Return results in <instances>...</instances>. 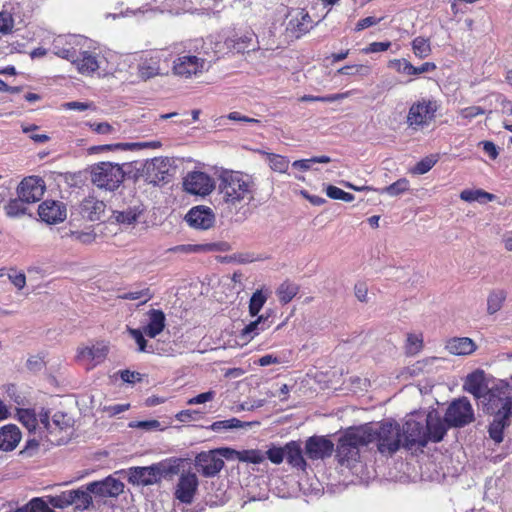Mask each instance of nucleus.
<instances>
[{"label": "nucleus", "instance_id": "nucleus-1", "mask_svg": "<svg viewBox=\"0 0 512 512\" xmlns=\"http://www.w3.org/2000/svg\"><path fill=\"white\" fill-rule=\"evenodd\" d=\"M219 195L228 207L248 205L254 199L255 185L248 175L224 171L219 178Z\"/></svg>", "mask_w": 512, "mask_h": 512}, {"label": "nucleus", "instance_id": "nucleus-2", "mask_svg": "<svg viewBox=\"0 0 512 512\" xmlns=\"http://www.w3.org/2000/svg\"><path fill=\"white\" fill-rule=\"evenodd\" d=\"M372 434L362 427L349 429L337 445L336 456L342 466L352 468L360 458V447L368 446Z\"/></svg>", "mask_w": 512, "mask_h": 512}, {"label": "nucleus", "instance_id": "nucleus-3", "mask_svg": "<svg viewBox=\"0 0 512 512\" xmlns=\"http://www.w3.org/2000/svg\"><path fill=\"white\" fill-rule=\"evenodd\" d=\"M371 435L369 444L375 443L379 453L385 456H391L396 453L402 441L401 427L395 421H386L378 425L377 428L372 426H361Z\"/></svg>", "mask_w": 512, "mask_h": 512}, {"label": "nucleus", "instance_id": "nucleus-4", "mask_svg": "<svg viewBox=\"0 0 512 512\" xmlns=\"http://www.w3.org/2000/svg\"><path fill=\"white\" fill-rule=\"evenodd\" d=\"M480 403L489 414L512 413V387L498 380L488 388Z\"/></svg>", "mask_w": 512, "mask_h": 512}, {"label": "nucleus", "instance_id": "nucleus-5", "mask_svg": "<svg viewBox=\"0 0 512 512\" xmlns=\"http://www.w3.org/2000/svg\"><path fill=\"white\" fill-rule=\"evenodd\" d=\"M125 177V172L119 164L100 162L91 169V181L100 189L116 190Z\"/></svg>", "mask_w": 512, "mask_h": 512}, {"label": "nucleus", "instance_id": "nucleus-6", "mask_svg": "<svg viewBox=\"0 0 512 512\" xmlns=\"http://www.w3.org/2000/svg\"><path fill=\"white\" fill-rule=\"evenodd\" d=\"M439 104L432 98H421L409 108L406 123L408 127L417 130L428 126L436 117Z\"/></svg>", "mask_w": 512, "mask_h": 512}, {"label": "nucleus", "instance_id": "nucleus-7", "mask_svg": "<svg viewBox=\"0 0 512 512\" xmlns=\"http://www.w3.org/2000/svg\"><path fill=\"white\" fill-rule=\"evenodd\" d=\"M91 492L87 490V485L78 489L63 491L56 496H49V503L54 508L64 509L70 505H75L78 510H86L92 505Z\"/></svg>", "mask_w": 512, "mask_h": 512}, {"label": "nucleus", "instance_id": "nucleus-8", "mask_svg": "<svg viewBox=\"0 0 512 512\" xmlns=\"http://www.w3.org/2000/svg\"><path fill=\"white\" fill-rule=\"evenodd\" d=\"M475 420L474 410L466 397L453 400L445 413V422L449 427L462 428Z\"/></svg>", "mask_w": 512, "mask_h": 512}, {"label": "nucleus", "instance_id": "nucleus-9", "mask_svg": "<svg viewBox=\"0 0 512 512\" xmlns=\"http://www.w3.org/2000/svg\"><path fill=\"white\" fill-rule=\"evenodd\" d=\"M223 449L201 452L196 456L195 467L205 477H213L218 474L224 466L221 456L227 457Z\"/></svg>", "mask_w": 512, "mask_h": 512}, {"label": "nucleus", "instance_id": "nucleus-10", "mask_svg": "<svg viewBox=\"0 0 512 512\" xmlns=\"http://www.w3.org/2000/svg\"><path fill=\"white\" fill-rule=\"evenodd\" d=\"M82 41L84 38L78 35H59L52 42V51L56 56L75 63Z\"/></svg>", "mask_w": 512, "mask_h": 512}, {"label": "nucleus", "instance_id": "nucleus-11", "mask_svg": "<svg viewBox=\"0 0 512 512\" xmlns=\"http://www.w3.org/2000/svg\"><path fill=\"white\" fill-rule=\"evenodd\" d=\"M403 445L411 449L414 446L425 447L427 445V437L425 430V422L409 418L401 428Z\"/></svg>", "mask_w": 512, "mask_h": 512}, {"label": "nucleus", "instance_id": "nucleus-12", "mask_svg": "<svg viewBox=\"0 0 512 512\" xmlns=\"http://www.w3.org/2000/svg\"><path fill=\"white\" fill-rule=\"evenodd\" d=\"M205 59L195 55H183L176 58L173 62V72L175 75L190 78L197 76L207 70Z\"/></svg>", "mask_w": 512, "mask_h": 512}, {"label": "nucleus", "instance_id": "nucleus-13", "mask_svg": "<svg viewBox=\"0 0 512 512\" xmlns=\"http://www.w3.org/2000/svg\"><path fill=\"white\" fill-rule=\"evenodd\" d=\"M46 189L45 182L38 176L24 178L17 187L18 197L27 204L41 199Z\"/></svg>", "mask_w": 512, "mask_h": 512}, {"label": "nucleus", "instance_id": "nucleus-14", "mask_svg": "<svg viewBox=\"0 0 512 512\" xmlns=\"http://www.w3.org/2000/svg\"><path fill=\"white\" fill-rule=\"evenodd\" d=\"M199 481L195 473L183 471L175 487V498L184 504H191L198 490Z\"/></svg>", "mask_w": 512, "mask_h": 512}, {"label": "nucleus", "instance_id": "nucleus-15", "mask_svg": "<svg viewBox=\"0 0 512 512\" xmlns=\"http://www.w3.org/2000/svg\"><path fill=\"white\" fill-rule=\"evenodd\" d=\"M214 185V180L207 173L201 171L189 172L183 181L185 191L200 196L208 195Z\"/></svg>", "mask_w": 512, "mask_h": 512}, {"label": "nucleus", "instance_id": "nucleus-16", "mask_svg": "<svg viewBox=\"0 0 512 512\" xmlns=\"http://www.w3.org/2000/svg\"><path fill=\"white\" fill-rule=\"evenodd\" d=\"M147 179L150 183L159 184L169 182L171 160L167 157H155L145 165Z\"/></svg>", "mask_w": 512, "mask_h": 512}, {"label": "nucleus", "instance_id": "nucleus-17", "mask_svg": "<svg viewBox=\"0 0 512 512\" xmlns=\"http://www.w3.org/2000/svg\"><path fill=\"white\" fill-rule=\"evenodd\" d=\"M38 215L47 224L63 222L67 217L66 205L57 200H45L38 207Z\"/></svg>", "mask_w": 512, "mask_h": 512}, {"label": "nucleus", "instance_id": "nucleus-18", "mask_svg": "<svg viewBox=\"0 0 512 512\" xmlns=\"http://www.w3.org/2000/svg\"><path fill=\"white\" fill-rule=\"evenodd\" d=\"M163 471L160 465H152L148 467H132L129 469V482L137 485H152L161 480Z\"/></svg>", "mask_w": 512, "mask_h": 512}, {"label": "nucleus", "instance_id": "nucleus-19", "mask_svg": "<svg viewBox=\"0 0 512 512\" xmlns=\"http://www.w3.org/2000/svg\"><path fill=\"white\" fill-rule=\"evenodd\" d=\"M124 484L112 477L108 476L107 478L101 481H94L87 484V490L94 494L96 497H116L123 492Z\"/></svg>", "mask_w": 512, "mask_h": 512}, {"label": "nucleus", "instance_id": "nucleus-20", "mask_svg": "<svg viewBox=\"0 0 512 512\" xmlns=\"http://www.w3.org/2000/svg\"><path fill=\"white\" fill-rule=\"evenodd\" d=\"M333 450V442L323 436L309 437L305 444V453L312 460L330 457Z\"/></svg>", "mask_w": 512, "mask_h": 512}, {"label": "nucleus", "instance_id": "nucleus-21", "mask_svg": "<svg viewBox=\"0 0 512 512\" xmlns=\"http://www.w3.org/2000/svg\"><path fill=\"white\" fill-rule=\"evenodd\" d=\"M425 430L427 443L434 442L438 443L443 440L447 433L449 426L445 422V418L441 419L438 412L431 411L425 418Z\"/></svg>", "mask_w": 512, "mask_h": 512}, {"label": "nucleus", "instance_id": "nucleus-22", "mask_svg": "<svg viewBox=\"0 0 512 512\" xmlns=\"http://www.w3.org/2000/svg\"><path fill=\"white\" fill-rule=\"evenodd\" d=\"M185 220L193 228L207 230L213 226L215 216L210 208L196 206L189 210Z\"/></svg>", "mask_w": 512, "mask_h": 512}, {"label": "nucleus", "instance_id": "nucleus-23", "mask_svg": "<svg viewBox=\"0 0 512 512\" xmlns=\"http://www.w3.org/2000/svg\"><path fill=\"white\" fill-rule=\"evenodd\" d=\"M108 350V346L104 342H97L92 346L79 347L77 350V359L96 365L104 361Z\"/></svg>", "mask_w": 512, "mask_h": 512}, {"label": "nucleus", "instance_id": "nucleus-24", "mask_svg": "<svg viewBox=\"0 0 512 512\" xmlns=\"http://www.w3.org/2000/svg\"><path fill=\"white\" fill-rule=\"evenodd\" d=\"M22 438L19 427L15 424H7L0 427V451H13Z\"/></svg>", "mask_w": 512, "mask_h": 512}, {"label": "nucleus", "instance_id": "nucleus-25", "mask_svg": "<svg viewBox=\"0 0 512 512\" xmlns=\"http://www.w3.org/2000/svg\"><path fill=\"white\" fill-rule=\"evenodd\" d=\"M463 388L480 401L489 388L485 382L484 372L475 371L470 373L465 379Z\"/></svg>", "mask_w": 512, "mask_h": 512}, {"label": "nucleus", "instance_id": "nucleus-26", "mask_svg": "<svg viewBox=\"0 0 512 512\" xmlns=\"http://www.w3.org/2000/svg\"><path fill=\"white\" fill-rule=\"evenodd\" d=\"M148 322L143 332L150 338L157 337L166 326V316L162 310L151 309L147 312Z\"/></svg>", "mask_w": 512, "mask_h": 512}, {"label": "nucleus", "instance_id": "nucleus-27", "mask_svg": "<svg viewBox=\"0 0 512 512\" xmlns=\"http://www.w3.org/2000/svg\"><path fill=\"white\" fill-rule=\"evenodd\" d=\"M106 205L94 197L85 198L80 206L82 216L90 221H98L105 212Z\"/></svg>", "mask_w": 512, "mask_h": 512}, {"label": "nucleus", "instance_id": "nucleus-28", "mask_svg": "<svg viewBox=\"0 0 512 512\" xmlns=\"http://www.w3.org/2000/svg\"><path fill=\"white\" fill-rule=\"evenodd\" d=\"M271 313L272 312H266L259 316L255 321L246 325L241 331V338L245 341H250L260 332L268 329L272 324V321L270 320Z\"/></svg>", "mask_w": 512, "mask_h": 512}, {"label": "nucleus", "instance_id": "nucleus-29", "mask_svg": "<svg viewBox=\"0 0 512 512\" xmlns=\"http://www.w3.org/2000/svg\"><path fill=\"white\" fill-rule=\"evenodd\" d=\"M445 348L453 355H469L476 350V344L468 337H455L447 341Z\"/></svg>", "mask_w": 512, "mask_h": 512}, {"label": "nucleus", "instance_id": "nucleus-30", "mask_svg": "<svg viewBox=\"0 0 512 512\" xmlns=\"http://www.w3.org/2000/svg\"><path fill=\"white\" fill-rule=\"evenodd\" d=\"M493 415L494 419L489 425L488 432L490 438L499 444L503 441L504 429L510 425V418L512 417V413H500Z\"/></svg>", "mask_w": 512, "mask_h": 512}, {"label": "nucleus", "instance_id": "nucleus-31", "mask_svg": "<svg viewBox=\"0 0 512 512\" xmlns=\"http://www.w3.org/2000/svg\"><path fill=\"white\" fill-rule=\"evenodd\" d=\"M285 459L292 467L302 470L306 468V461L298 441H290L285 445Z\"/></svg>", "mask_w": 512, "mask_h": 512}, {"label": "nucleus", "instance_id": "nucleus-32", "mask_svg": "<svg viewBox=\"0 0 512 512\" xmlns=\"http://www.w3.org/2000/svg\"><path fill=\"white\" fill-rule=\"evenodd\" d=\"M73 64L81 74L87 75L94 73L99 68L96 56L88 51L79 50L77 60Z\"/></svg>", "mask_w": 512, "mask_h": 512}, {"label": "nucleus", "instance_id": "nucleus-33", "mask_svg": "<svg viewBox=\"0 0 512 512\" xmlns=\"http://www.w3.org/2000/svg\"><path fill=\"white\" fill-rule=\"evenodd\" d=\"M254 424H258V423L257 422L241 421L238 418H230V419H226V420L216 421V422L212 423L209 428L215 432H224V431L234 430V429H247V428H250Z\"/></svg>", "mask_w": 512, "mask_h": 512}, {"label": "nucleus", "instance_id": "nucleus-34", "mask_svg": "<svg viewBox=\"0 0 512 512\" xmlns=\"http://www.w3.org/2000/svg\"><path fill=\"white\" fill-rule=\"evenodd\" d=\"M225 453L235 454L236 458L241 462L260 464L265 460V454L258 449L235 451L229 448H223Z\"/></svg>", "mask_w": 512, "mask_h": 512}, {"label": "nucleus", "instance_id": "nucleus-35", "mask_svg": "<svg viewBox=\"0 0 512 512\" xmlns=\"http://www.w3.org/2000/svg\"><path fill=\"white\" fill-rule=\"evenodd\" d=\"M160 146L159 142H132V143H115V144H107L101 145L98 147L99 150H140L144 148H157Z\"/></svg>", "mask_w": 512, "mask_h": 512}, {"label": "nucleus", "instance_id": "nucleus-36", "mask_svg": "<svg viewBox=\"0 0 512 512\" xmlns=\"http://www.w3.org/2000/svg\"><path fill=\"white\" fill-rule=\"evenodd\" d=\"M312 20L307 12L298 10L295 19H291L289 25L297 33V37L307 33L312 25Z\"/></svg>", "mask_w": 512, "mask_h": 512}, {"label": "nucleus", "instance_id": "nucleus-37", "mask_svg": "<svg viewBox=\"0 0 512 512\" xmlns=\"http://www.w3.org/2000/svg\"><path fill=\"white\" fill-rule=\"evenodd\" d=\"M506 297L507 293L503 289H496L491 291L487 298V313L493 315L498 312L501 309Z\"/></svg>", "mask_w": 512, "mask_h": 512}, {"label": "nucleus", "instance_id": "nucleus-38", "mask_svg": "<svg viewBox=\"0 0 512 512\" xmlns=\"http://www.w3.org/2000/svg\"><path fill=\"white\" fill-rule=\"evenodd\" d=\"M460 198L466 202L477 201L479 203H487L492 201L495 198V195L481 189H466L460 193Z\"/></svg>", "mask_w": 512, "mask_h": 512}, {"label": "nucleus", "instance_id": "nucleus-39", "mask_svg": "<svg viewBox=\"0 0 512 512\" xmlns=\"http://www.w3.org/2000/svg\"><path fill=\"white\" fill-rule=\"evenodd\" d=\"M142 212L140 206H133L123 211H115L114 218L118 223L130 225L137 221Z\"/></svg>", "mask_w": 512, "mask_h": 512}, {"label": "nucleus", "instance_id": "nucleus-40", "mask_svg": "<svg viewBox=\"0 0 512 512\" xmlns=\"http://www.w3.org/2000/svg\"><path fill=\"white\" fill-rule=\"evenodd\" d=\"M299 287L295 283L284 282L277 289L279 301L283 304L289 303L298 293Z\"/></svg>", "mask_w": 512, "mask_h": 512}, {"label": "nucleus", "instance_id": "nucleus-41", "mask_svg": "<svg viewBox=\"0 0 512 512\" xmlns=\"http://www.w3.org/2000/svg\"><path fill=\"white\" fill-rule=\"evenodd\" d=\"M409 190V181L406 178H401L389 186H386L378 192L380 194H387L389 196H399Z\"/></svg>", "mask_w": 512, "mask_h": 512}, {"label": "nucleus", "instance_id": "nucleus-42", "mask_svg": "<svg viewBox=\"0 0 512 512\" xmlns=\"http://www.w3.org/2000/svg\"><path fill=\"white\" fill-rule=\"evenodd\" d=\"M412 48L414 54L420 59H424L431 54V46L429 40L423 37H416L412 41Z\"/></svg>", "mask_w": 512, "mask_h": 512}, {"label": "nucleus", "instance_id": "nucleus-43", "mask_svg": "<svg viewBox=\"0 0 512 512\" xmlns=\"http://www.w3.org/2000/svg\"><path fill=\"white\" fill-rule=\"evenodd\" d=\"M256 37L254 32H246L242 36L231 40L233 42L232 47L237 52H244L245 50L253 49V40Z\"/></svg>", "mask_w": 512, "mask_h": 512}, {"label": "nucleus", "instance_id": "nucleus-44", "mask_svg": "<svg viewBox=\"0 0 512 512\" xmlns=\"http://www.w3.org/2000/svg\"><path fill=\"white\" fill-rule=\"evenodd\" d=\"M268 163L273 171L279 173H285L289 168V160L278 154H268Z\"/></svg>", "mask_w": 512, "mask_h": 512}, {"label": "nucleus", "instance_id": "nucleus-45", "mask_svg": "<svg viewBox=\"0 0 512 512\" xmlns=\"http://www.w3.org/2000/svg\"><path fill=\"white\" fill-rule=\"evenodd\" d=\"M25 201L18 199H11L5 206V212L9 217H19L26 213Z\"/></svg>", "mask_w": 512, "mask_h": 512}, {"label": "nucleus", "instance_id": "nucleus-46", "mask_svg": "<svg viewBox=\"0 0 512 512\" xmlns=\"http://www.w3.org/2000/svg\"><path fill=\"white\" fill-rule=\"evenodd\" d=\"M389 67L395 69L398 73L407 76L415 75V66H413L408 60L404 58L390 60Z\"/></svg>", "mask_w": 512, "mask_h": 512}, {"label": "nucleus", "instance_id": "nucleus-47", "mask_svg": "<svg viewBox=\"0 0 512 512\" xmlns=\"http://www.w3.org/2000/svg\"><path fill=\"white\" fill-rule=\"evenodd\" d=\"M267 300L266 295L261 290L254 292L249 302V313L251 316H256Z\"/></svg>", "mask_w": 512, "mask_h": 512}, {"label": "nucleus", "instance_id": "nucleus-48", "mask_svg": "<svg viewBox=\"0 0 512 512\" xmlns=\"http://www.w3.org/2000/svg\"><path fill=\"white\" fill-rule=\"evenodd\" d=\"M127 332L130 335V337L133 338L135 340V342L137 343L139 352H152L153 351L152 346H149V347L147 346V341L143 335V334H145L143 332V329L140 330V329L128 327Z\"/></svg>", "mask_w": 512, "mask_h": 512}, {"label": "nucleus", "instance_id": "nucleus-49", "mask_svg": "<svg viewBox=\"0 0 512 512\" xmlns=\"http://www.w3.org/2000/svg\"><path fill=\"white\" fill-rule=\"evenodd\" d=\"M160 68L156 62H144L138 67V75L143 80H148L159 74Z\"/></svg>", "mask_w": 512, "mask_h": 512}, {"label": "nucleus", "instance_id": "nucleus-50", "mask_svg": "<svg viewBox=\"0 0 512 512\" xmlns=\"http://www.w3.org/2000/svg\"><path fill=\"white\" fill-rule=\"evenodd\" d=\"M330 161H331L330 157L322 155V156H315L310 159L296 160L292 163V166L294 168H298L303 171H306V170H309L312 167V164H314V163H329Z\"/></svg>", "mask_w": 512, "mask_h": 512}, {"label": "nucleus", "instance_id": "nucleus-51", "mask_svg": "<svg viewBox=\"0 0 512 512\" xmlns=\"http://www.w3.org/2000/svg\"><path fill=\"white\" fill-rule=\"evenodd\" d=\"M437 158L434 155L427 156L420 160L411 170L412 173L422 175L430 171L436 164Z\"/></svg>", "mask_w": 512, "mask_h": 512}, {"label": "nucleus", "instance_id": "nucleus-52", "mask_svg": "<svg viewBox=\"0 0 512 512\" xmlns=\"http://www.w3.org/2000/svg\"><path fill=\"white\" fill-rule=\"evenodd\" d=\"M326 194L331 199L342 200L345 202H352L355 198L353 194L345 192L344 190L333 185L327 186Z\"/></svg>", "mask_w": 512, "mask_h": 512}, {"label": "nucleus", "instance_id": "nucleus-53", "mask_svg": "<svg viewBox=\"0 0 512 512\" xmlns=\"http://www.w3.org/2000/svg\"><path fill=\"white\" fill-rule=\"evenodd\" d=\"M52 432L56 429L64 430L71 426V418L63 412H56L51 418Z\"/></svg>", "mask_w": 512, "mask_h": 512}, {"label": "nucleus", "instance_id": "nucleus-54", "mask_svg": "<svg viewBox=\"0 0 512 512\" xmlns=\"http://www.w3.org/2000/svg\"><path fill=\"white\" fill-rule=\"evenodd\" d=\"M226 243H210V244H204V245H188V246H181L177 249H181L182 251H190V252H199V251H218V250H225L223 246H226Z\"/></svg>", "mask_w": 512, "mask_h": 512}, {"label": "nucleus", "instance_id": "nucleus-55", "mask_svg": "<svg viewBox=\"0 0 512 512\" xmlns=\"http://www.w3.org/2000/svg\"><path fill=\"white\" fill-rule=\"evenodd\" d=\"M265 458H268L273 464H280L285 458V446L269 448L265 453Z\"/></svg>", "mask_w": 512, "mask_h": 512}, {"label": "nucleus", "instance_id": "nucleus-56", "mask_svg": "<svg viewBox=\"0 0 512 512\" xmlns=\"http://www.w3.org/2000/svg\"><path fill=\"white\" fill-rule=\"evenodd\" d=\"M152 296H153V294L147 288V289H142V290H137V291H130V292L124 293L121 296V298L122 299H126V300L143 299L142 303H146L147 301H149L152 298Z\"/></svg>", "mask_w": 512, "mask_h": 512}, {"label": "nucleus", "instance_id": "nucleus-57", "mask_svg": "<svg viewBox=\"0 0 512 512\" xmlns=\"http://www.w3.org/2000/svg\"><path fill=\"white\" fill-rule=\"evenodd\" d=\"M14 28V19L7 10L0 12V33H9Z\"/></svg>", "mask_w": 512, "mask_h": 512}, {"label": "nucleus", "instance_id": "nucleus-58", "mask_svg": "<svg viewBox=\"0 0 512 512\" xmlns=\"http://www.w3.org/2000/svg\"><path fill=\"white\" fill-rule=\"evenodd\" d=\"M422 348V339L413 334H409L407 337L406 352L409 355L418 353Z\"/></svg>", "mask_w": 512, "mask_h": 512}, {"label": "nucleus", "instance_id": "nucleus-59", "mask_svg": "<svg viewBox=\"0 0 512 512\" xmlns=\"http://www.w3.org/2000/svg\"><path fill=\"white\" fill-rule=\"evenodd\" d=\"M369 72V67L364 65H347L338 69L337 73L342 75H366Z\"/></svg>", "mask_w": 512, "mask_h": 512}, {"label": "nucleus", "instance_id": "nucleus-60", "mask_svg": "<svg viewBox=\"0 0 512 512\" xmlns=\"http://www.w3.org/2000/svg\"><path fill=\"white\" fill-rule=\"evenodd\" d=\"M28 503L32 512H53L49 507V501L46 502L43 498L36 497L31 499Z\"/></svg>", "mask_w": 512, "mask_h": 512}, {"label": "nucleus", "instance_id": "nucleus-61", "mask_svg": "<svg viewBox=\"0 0 512 512\" xmlns=\"http://www.w3.org/2000/svg\"><path fill=\"white\" fill-rule=\"evenodd\" d=\"M202 413L198 410H182L176 414V419L180 422H190L199 420Z\"/></svg>", "mask_w": 512, "mask_h": 512}, {"label": "nucleus", "instance_id": "nucleus-62", "mask_svg": "<svg viewBox=\"0 0 512 512\" xmlns=\"http://www.w3.org/2000/svg\"><path fill=\"white\" fill-rule=\"evenodd\" d=\"M215 391L209 390L207 392L198 394L197 396L190 398L187 401L188 405H197V404H203L209 401H212L215 398Z\"/></svg>", "mask_w": 512, "mask_h": 512}, {"label": "nucleus", "instance_id": "nucleus-63", "mask_svg": "<svg viewBox=\"0 0 512 512\" xmlns=\"http://www.w3.org/2000/svg\"><path fill=\"white\" fill-rule=\"evenodd\" d=\"M391 42H373L368 47L362 49L364 54L383 52L389 49Z\"/></svg>", "mask_w": 512, "mask_h": 512}, {"label": "nucleus", "instance_id": "nucleus-64", "mask_svg": "<svg viewBox=\"0 0 512 512\" xmlns=\"http://www.w3.org/2000/svg\"><path fill=\"white\" fill-rule=\"evenodd\" d=\"M120 377L124 382L130 384H134L142 380V375L139 372L130 370L120 371Z\"/></svg>", "mask_w": 512, "mask_h": 512}]
</instances>
